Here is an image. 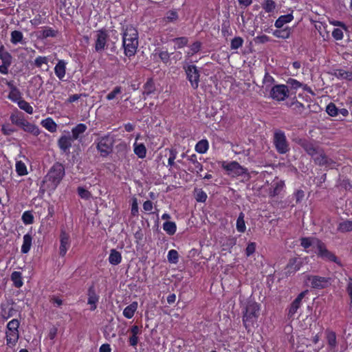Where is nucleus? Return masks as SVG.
Listing matches in <instances>:
<instances>
[{"label": "nucleus", "instance_id": "nucleus-1", "mask_svg": "<svg viewBox=\"0 0 352 352\" xmlns=\"http://www.w3.org/2000/svg\"><path fill=\"white\" fill-rule=\"evenodd\" d=\"M122 36L124 55L128 58L134 56L139 45L138 30L131 25H126Z\"/></svg>", "mask_w": 352, "mask_h": 352}, {"label": "nucleus", "instance_id": "nucleus-2", "mask_svg": "<svg viewBox=\"0 0 352 352\" xmlns=\"http://www.w3.org/2000/svg\"><path fill=\"white\" fill-rule=\"evenodd\" d=\"M65 175V168L64 165L60 162H56L48 170L43 182L47 184L49 188L55 190L60 184Z\"/></svg>", "mask_w": 352, "mask_h": 352}, {"label": "nucleus", "instance_id": "nucleus-3", "mask_svg": "<svg viewBox=\"0 0 352 352\" xmlns=\"http://www.w3.org/2000/svg\"><path fill=\"white\" fill-rule=\"evenodd\" d=\"M260 305L257 302H249L243 313L242 320L245 329L250 331V327H254L259 316Z\"/></svg>", "mask_w": 352, "mask_h": 352}, {"label": "nucleus", "instance_id": "nucleus-4", "mask_svg": "<svg viewBox=\"0 0 352 352\" xmlns=\"http://www.w3.org/2000/svg\"><path fill=\"white\" fill-rule=\"evenodd\" d=\"M20 321L18 319H12L9 321L6 329V345L10 348H13L17 344L20 335L19 328Z\"/></svg>", "mask_w": 352, "mask_h": 352}, {"label": "nucleus", "instance_id": "nucleus-5", "mask_svg": "<svg viewBox=\"0 0 352 352\" xmlns=\"http://www.w3.org/2000/svg\"><path fill=\"white\" fill-rule=\"evenodd\" d=\"M273 144L279 154H285L290 149L285 132L280 129L276 130L274 133Z\"/></svg>", "mask_w": 352, "mask_h": 352}, {"label": "nucleus", "instance_id": "nucleus-6", "mask_svg": "<svg viewBox=\"0 0 352 352\" xmlns=\"http://www.w3.org/2000/svg\"><path fill=\"white\" fill-rule=\"evenodd\" d=\"M113 140L109 135L98 139L96 148L102 157H107L113 150Z\"/></svg>", "mask_w": 352, "mask_h": 352}, {"label": "nucleus", "instance_id": "nucleus-7", "mask_svg": "<svg viewBox=\"0 0 352 352\" xmlns=\"http://www.w3.org/2000/svg\"><path fill=\"white\" fill-rule=\"evenodd\" d=\"M186 79L189 81L191 87L197 89L200 82V72L195 65H189L184 67Z\"/></svg>", "mask_w": 352, "mask_h": 352}, {"label": "nucleus", "instance_id": "nucleus-8", "mask_svg": "<svg viewBox=\"0 0 352 352\" xmlns=\"http://www.w3.org/2000/svg\"><path fill=\"white\" fill-rule=\"evenodd\" d=\"M289 91L286 85L279 84L272 86L270 89V96L277 102L284 101L289 97Z\"/></svg>", "mask_w": 352, "mask_h": 352}, {"label": "nucleus", "instance_id": "nucleus-9", "mask_svg": "<svg viewBox=\"0 0 352 352\" xmlns=\"http://www.w3.org/2000/svg\"><path fill=\"white\" fill-rule=\"evenodd\" d=\"M316 247L318 249V256L322 259L332 261L336 264L341 265L338 258L331 252H330L326 247L324 243L320 239H316Z\"/></svg>", "mask_w": 352, "mask_h": 352}, {"label": "nucleus", "instance_id": "nucleus-10", "mask_svg": "<svg viewBox=\"0 0 352 352\" xmlns=\"http://www.w3.org/2000/svg\"><path fill=\"white\" fill-rule=\"evenodd\" d=\"M307 280L310 283L312 288L322 289L327 288L331 285V278L324 277L316 275H308Z\"/></svg>", "mask_w": 352, "mask_h": 352}, {"label": "nucleus", "instance_id": "nucleus-11", "mask_svg": "<svg viewBox=\"0 0 352 352\" xmlns=\"http://www.w3.org/2000/svg\"><path fill=\"white\" fill-rule=\"evenodd\" d=\"M221 166L228 172V174H234L236 176L242 175L247 171L246 168H243L236 161H232L230 162L223 161Z\"/></svg>", "mask_w": 352, "mask_h": 352}, {"label": "nucleus", "instance_id": "nucleus-12", "mask_svg": "<svg viewBox=\"0 0 352 352\" xmlns=\"http://www.w3.org/2000/svg\"><path fill=\"white\" fill-rule=\"evenodd\" d=\"M96 32L94 48L96 52L100 53L107 47L109 34L107 30L104 28L100 29Z\"/></svg>", "mask_w": 352, "mask_h": 352}, {"label": "nucleus", "instance_id": "nucleus-13", "mask_svg": "<svg viewBox=\"0 0 352 352\" xmlns=\"http://www.w3.org/2000/svg\"><path fill=\"white\" fill-rule=\"evenodd\" d=\"M306 292H300L297 297L292 302L287 308V318L289 319L294 318L298 309L302 305V299L305 298Z\"/></svg>", "mask_w": 352, "mask_h": 352}, {"label": "nucleus", "instance_id": "nucleus-14", "mask_svg": "<svg viewBox=\"0 0 352 352\" xmlns=\"http://www.w3.org/2000/svg\"><path fill=\"white\" fill-rule=\"evenodd\" d=\"M314 162L316 164L322 166H325L328 168H334L337 163L332 159L329 158L324 152L321 151V153L316 157H314Z\"/></svg>", "mask_w": 352, "mask_h": 352}, {"label": "nucleus", "instance_id": "nucleus-15", "mask_svg": "<svg viewBox=\"0 0 352 352\" xmlns=\"http://www.w3.org/2000/svg\"><path fill=\"white\" fill-rule=\"evenodd\" d=\"M70 247V236L65 230H62L60 234L59 255L64 257Z\"/></svg>", "mask_w": 352, "mask_h": 352}, {"label": "nucleus", "instance_id": "nucleus-16", "mask_svg": "<svg viewBox=\"0 0 352 352\" xmlns=\"http://www.w3.org/2000/svg\"><path fill=\"white\" fill-rule=\"evenodd\" d=\"M87 303L90 305V310L94 311L97 308V304L99 301L100 296L96 294L94 285L89 287L87 289Z\"/></svg>", "mask_w": 352, "mask_h": 352}, {"label": "nucleus", "instance_id": "nucleus-17", "mask_svg": "<svg viewBox=\"0 0 352 352\" xmlns=\"http://www.w3.org/2000/svg\"><path fill=\"white\" fill-rule=\"evenodd\" d=\"M302 266V262L296 257L292 258L289 260L288 263L285 267V274L287 276H291L294 274L298 271Z\"/></svg>", "mask_w": 352, "mask_h": 352}, {"label": "nucleus", "instance_id": "nucleus-18", "mask_svg": "<svg viewBox=\"0 0 352 352\" xmlns=\"http://www.w3.org/2000/svg\"><path fill=\"white\" fill-rule=\"evenodd\" d=\"M73 138L70 135H61L58 140V146L60 150L63 153H69L72 147Z\"/></svg>", "mask_w": 352, "mask_h": 352}, {"label": "nucleus", "instance_id": "nucleus-19", "mask_svg": "<svg viewBox=\"0 0 352 352\" xmlns=\"http://www.w3.org/2000/svg\"><path fill=\"white\" fill-rule=\"evenodd\" d=\"M285 186V182L283 180L274 182L269 188V196L270 197L278 196L283 190Z\"/></svg>", "mask_w": 352, "mask_h": 352}, {"label": "nucleus", "instance_id": "nucleus-20", "mask_svg": "<svg viewBox=\"0 0 352 352\" xmlns=\"http://www.w3.org/2000/svg\"><path fill=\"white\" fill-rule=\"evenodd\" d=\"M66 62L64 60H59L54 67V73L60 80H64L66 74Z\"/></svg>", "mask_w": 352, "mask_h": 352}, {"label": "nucleus", "instance_id": "nucleus-21", "mask_svg": "<svg viewBox=\"0 0 352 352\" xmlns=\"http://www.w3.org/2000/svg\"><path fill=\"white\" fill-rule=\"evenodd\" d=\"M0 316L3 319V320H8L9 318L12 317L15 313L16 310L13 307H9L8 305L1 304L0 306Z\"/></svg>", "mask_w": 352, "mask_h": 352}, {"label": "nucleus", "instance_id": "nucleus-22", "mask_svg": "<svg viewBox=\"0 0 352 352\" xmlns=\"http://www.w3.org/2000/svg\"><path fill=\"white\" fill-rule=\"evenodd\" d=\"M188 160L192 164V166L188 168L191 173H199L203 170V165L197 161L196 154H192L188 157Z\"/></svg>", "mask_w": 352, "mask_h": 352}, {"label": "nucleus", "instance_id": "nucleus-23", "mask_svg": "<svg viewBox=\"0 0 352 352\" xmlns=\"http://www.w3.org/2000/svg\"><path fill=\"white\" fill-rule=\"evenodd\" d=\"M156 90L155 84L153 78H149L147 79L146 82L143 85V92L142 94L144 96H150L152 94H154Z\"/></svg>", "mask_w": 352, "mask_h": 352}, {"label": "nucleus", "instance_id": "nucleus-24", "mask_svg": "<svg viewBox=\"0 0 352 352\" xmlns=\"http://www.w3.org/2000/svg\"><path fill=\"white\" fill-rule=\"evenodd\" d=\"M326 339L330 350H334L337 346L336 333L333 331L327 329L325 331Z\"/></svg>", "mask_w": 352, "mask_h": 352}, {"label": "nucleus", "instance_id": "nucleus-25", "mask_svg": "<svg viewBox=\"0 0 352 352\" xmlns=\"http://www.w3.org/2000/svg\"><path fill=\"white\" fill-rule=\"evenodd\" d=\"M21 129L24 131L29 133L34 136H38L41 133L38 126L28 122V120L25 121Z\"/></svg>", "mask_w": 352, "mask_h": 352}, {"label": "nucleus", "instance_id": "nucleus-26", "mask_svg": "<svg viewBox=\"0 0 352 352\" xmlns=\"http://www.w3.org/2000/svg\"><path fill=\"white\" fill-rule=\"evenodd\" d=\"M333 75L340 80L352 81V72L346 71L342 69H337L333 72Z\"/></svg>", "mask_w": 352, "mask_h": 352}, {"label": "nucleus", "instance_id": "nucleus-27", "mask_svg": "<svg viewBox=\"0 0 352 352\" xmlns=\"http://www.w3.org/2000/svg\"><path fill=\"white\" fill-rule=\"evenodd\" d=\"M138 303L136 301L132 302L129 305L126 306L123 310V316L127 318L131 319L133 317L135 311H137Z\"/></svg>", "mask_w": 352, "mask_h": 352}, {"label": "nucleus", "instance_id": "nucleus-28", "mask_svg": "<svg viewBox=\"0 0 352 352\" xmlns=\"http://www.w3.org/2000/svg\"><path fill=\"white\" fill-rule=\"evenodd\" d=\"M87 129V126L85 124H78L72 129L71 137L73 138L74 140H76L79 138L81 134L84 133L86 131Z\"/></svg>", "mask_w": 352, "mask_h": 352}, {"label": "nucleus", "instance_id": "nucleus-29", "mask_svg": "<svg viewBox=\"0 0 352 352\" xmlns=\"http://www.w3.org/2000/svg\"><path fill=\"white\" fill-rule=\"evenodd\" d=\"M41 125L50 133H54L57 130V124L52 118H47L41 120Z\"/></svg>", "mask_w": 352, "mask_h": 352}, {"label": "nucleus", "instance_id": "nucleus-30", "mask_svg": "<svg viewBox=\"0 0 352 352\" xmlns=\"http://www.w3.org/2000/svg\"><path fill=\"white\" fill-rule=\"evenodd\" d=\"M32 242V236L30 234L28 233L23 236V244L21 245V252L23 254H27L30 252Z\"/></svg>", "mask_w": 352, "mask_h": 352}, {"label": "nucleus", "instance_id": "nucleus-31", "mask_svg": "<svg viewBox=\"0 0 352 352\" xmlns=\"http://www.w3.org/2000/svg\"><path fill=\"white\" fill-rule=\"evenodd\" d=\"M293 19L292 14L281 15L276 20L274 25L277 28H281L285 24L291 22Z\"/></svg>", "mask_w": 352, "mask_h": 352}, {"label": "nucleus", "instance_id": "nucleus-32", "mask_svg": "<svg viewBox=\"0 0 352 352\" xmlns=\"http://www.w3.org/2000/svg\"><path fill=\"white\" fill-rule=\"evenodd\" d=\"M133 151L139 158L143 159L146 157V148L143 143L135 142L133 144Z\"/></svg>", "mask_w": 352, "mask_h": 352}, {"label": "nucleus", "instance_id": "nucleus-33", "mask_svg": "<svg viewBox=\"0 0 352 352\" xmlns=\"http://www.w3.org/2000/svg\"><path fill=\"white\" fill-rule=\"evenodd\" d=\"M122 261L121 253L115 249H112L110 251L109 256V262L113 265H117Z\"/></svg>", "mask_w": 352, "mask_h": 352}, {"label": "nucleus", "instance_id": "nucleus-34", "mask_svg": "<svg viewBox=\"0 0 352 352\" xmlns=\"http://www.w3.org/2000/svg\"><path fill=\"white\" fill-rule=\"evenodd\" d=\"M23 38V34L21 31L14 30L12 31L10 33V42L13 45H17L19 43H25Z\"/></svg>", "mask_w": 352, "mask_h": 352}, {"label": "nucleus", "instance_id": "nucleus-35", "mask_svg": "<svg viewBox=\"0 0 352 352\" xmlns=\"http://www.w3.org/2000/svg\"><path fill=\"white\" fill-rule=\"evenodd\" d=\"M287 83L291 87L292 89L297 90L300 87H303V89L309 92L312 93L311 88L308 87L307 85H303V84L296 79L294 78H289L287 80Z\"/></svg>", "mask_w": 352, "mask_h": 352}, {"label": "nucleus", "instance_id": "nucleus-36", "mask_svg": "<svg viewBox=\"0 0 352 352\" xmlns=\"http://www.w3.org/2000/svg\"><path fill=\"white\" fill-rule=\"evenodd\" d=\"M10 121L13 124L21 128L24 123L27 120L23 113H19L18 114H12L10 117Z\"/></svg>", "mask_w": 352, "mask_h": 352}, {"label": "nucleus", "instance_id": "nucleus-37", "mask_svg": "<svg viewBox=\"0 0 352 352\" xmlns=\"http://www.w3.org/2000/svg\"><path fill=\"white\" fill-rule=\"evenodd\" d=\"M10 121L13 124L21 128L24 123L27 120L23 113H19L18 114H12L10 117Z\"/></svg>", "mask_w": 352, "mask_h": 352}, {"label": "nucleus", "instance_id": "nucleus-38", "mask_svg": "<svg viewBox=\"0 0 352 352\" xmlns=\"http://www.w3.org/2000/svg\"><path fill=\"white\" fill-rule=\"evenodd\" d=\"M209 148V142L206 139L199 140L195 145V149L196 152L204 154Z\"/></svg>", "mask_w": 352, "mask_h": 352}, {"label": "nucleus", "instance_id": "nucleus-39", "mask_svg": "<svg viewBox=\"0 0 352 352\" xmlns=\"http://www.w3.org/2000/svg\"><path fill=\"white\" fill-rule=\"evenodd\" d=\"M0 59L1 60L2 63L8 65L12 64V55L5 50V47L3 45L0 46Z\"/></svg>", "mask_w": 352, "mask_h": 352}, {"label": "nucleus", "instance_id": "nucleus-40", "mask_svg": "<svg viewBox=\"0 0 352 352\" xmlns=\"http://www.w3.org/2000/svg\"><path fill=\"white\" fill-rule=\"evenodd\" d=\"M172 41L175 43V50L182 49L188 43V38L186 36L177 37L173 38Z\"/></svg>", "mask_w": 352, "mask_h": 352}, {"label": "nucleus", "instance_id": "nucleus-41", "mask_svg": "<svg viewBox=\"0 0 352 352\" xmlns=\"http://www.w3.org/2000/svg\"><path fill=\"white\" fill-rule=\"evenodd\" d=\"M163 229L168 235H173L177 231V225L174 221H165Z\"/></svg>", "mask_w": 352, "mask_h": 352}, {"label": "nucleus", "instance_id": "nucleus-42", "mask_svg": "<svg viewBox=\"0 0 352 352\" xmlns=\"http://www.w3.org/2000/svg\"><path fill=\"white\" fill-rule=\"evenodd\" d=\"M11 280H12L14 285L17 288H20L23 285L21 272H13L11 274Z\"/></svg>", "mask_w": 352, "mask_h": 352}, {"label": "nucleus", "instance_id": "nucleus-43", "mask_svg": "<svg viewBox=\"0 0 352 352\" xmlns=\"http://www.w3.org/2000/svg\"><path fill=\"white\" fill-rule=\"evenodd\" d=\"M303 148L311 157H314L316 154L319 155L321 153L318 151V148L314 144L310 142L305 143L303 145Z\"/></svg>", "mask_w": 352, "mask_h": 352}, {"label": "nucleus", "instance_id": "nucleus-44", "mask_svg": "<svg viewBox=\"0 0 352 352\" xmlns=\"http://www.w3.org/2000/svg\"><path fill=\"white\" fill-rule=\"evenodd\" d=\"M338 230L340 232H352V221L346 220L340 222L338 226Z\"/></svg>", "mask_w": 352, "mask_h": 352}, {"label": "nucleus", "instance_id": "nucleus-45", "mask_svg": "<svg viewBox=\"0 0 352 352\" xmlns=\"http://www.w3.org/2000/svg\"><path fill=\"white\" fill-rule=\"evenodd\" d=\"M8 98L13 102L17 103L22 98V93L19 90V89H14L12 91H10L8 95Z\"/></svg>", "mask_w": 352, "mask_h": 352}, {"label": "nucleus", "instance_id": "nucleus-46", "mask_svg": "<svg viewBox=\"0 0 352 352\" xmlns=\"http://www.w3.org/2000/svg\"><path fill=\"white\" fill-rule=\"evenodd\" d=\"M236 227L238 232L241 233L245 232L246 226L244 221V214L243 212H241L237 218Z\"/></svg>", "mask_w": 352, "mask_h": 352}, {"label": "nucleus", "instance_id": "nucleus-47", "mask_svg": "<svg viewBox=\"0 0 352 352\" xmlns=\"http://www.w3.org/2000/svg\"><path fill=\"white\" fill-rule=\"evenodd\" d=\"M261 7L266 12H272L276 8V3L274 0H265L261 3Z\"/></svg>", "mask_w": 352, "mask_h": 352}, {"label": "nucleus", "instance_id": "nucleus-48", "mask_svg": "<svg viewBox=\"0 0 352 352\" xmlns=\"http://www.w3.org/2000/svg\"><path fill=\"white\" fill-rule=\"evenodd\" d=\"M19 107L28 113V114H32L34 112L33 107L30 104L29 102L23 99H21L16 103Z\"/></svg>", "mask_w": 352, "mask_h": 352}, {"label": "nucleus", "instance_id": "nucleus-49", "mask_svg": "<svg viewBox=\"0 0 352 352\" xmlns=\"http://www.w3.org/2000/svg\"><path fill=\"white\" fill-rule=\"evenodd\" d=\"M16 172L19 176H24L28 174L27 167L24 162L18 161L15 164Z\"/></svg>", "mask_w": 352, "mask_h": 352}, {"label": "nucleus", "instance_id": "nucleus-50", "mask_svg": "<svg viewBox=\"0 0 352 352\" xmlns=\"http://www.w3.org/2000/svg\"><path fill=\"white\" fill-rule=\"evenodd\" d=\"M316 239H318L317 238H313V237H302L300 241V245L305 249L307 250L309 248H310L312 244L316 243Z\"/></svg>", "mask_w": 352, "mask_h": 352}, {"label": "nucleus", "instance_id": "nucleus-51", "mask_svg": "<svg viewBox=\"0 0 352 352\" xmlns=\"http://www.w3.org/2000/svg\"><path fill=\"white\" fill-rule=\"evenodd\" d=\"M21 219L25 225H30L34 223V215L30 210L25 211L21 217Z\"/></svg>", "mask_w": 352, "mask_h": 352}, {"label": "nucleus", "instance_id": "nucleus-52", "mask_svg": "<svg viewBox=\"0 0 352 352\" xmlns=\"http://www.w3.org/2000/svg\"><path fill=\"white\" fill-rule=\"evenodd\" d=\"M244 40L241 36H235L231 40L230 49L236 50L243 45Z\"/></svg>", "mask_w": 352, "mask_h": 352}, {"label": "nucleus", "instance_id": "nucleus-53", "mask_svg": "<svg viewBox=\"0 0 352 352\" xmlns=\"http://www.w3.org/2000/svg\"><path fill=\"white\" fill-rule=\"evenodd\" d=\"M42 37L43 38H47L49 37H56L58 34V31L56 30H54L51 27H45V29L42 31Z\"/></svg>", "mask_w": 352, "mask_h": 352}, {"label": "nucleus", "instance_id": "nucleus-54", "mask_svg": "<svg viewBox=\"0 0 352 352\" xmlns=\"http://www.w3.org/2000/svg\"><path fill=\"white\" fill-rule=\"evenodd\" d=\"M168 261L170 263L176 264L179 261V254L175 250H170L167 255Z\"/></svg>", "mask_w": 352, "mask_h": 352}, {"label": "nucleus", "instance_id": "nucleus-55", "mask_svg": "<svg viewBox=\"0 0 352 352\" xmlns=\"http://www.w3.org/2000/svg\"><path fill=\"white\" fill-rule=\"evenodd\" d=\"M122 92V88L121 86H116L111 91H110L107 96L106 99L109 101L116 98V97Z\"/></svg>", "mask_w": 352, "mask_h": 352}, {"label": "nucleus", "instance_id": "nucleus-56", "mask_svg": "<svg viewBox=\"0 0 352 352\" xmlns=\"http://www.w3.org/2000/svg\"><path fill=\"white\" fill-rule=\"evenodd\" d=\"M201 49V43L200 41H195L190 46V52H188L189 56H193L198 53Z\"/></svg>", "mask_w": 352, "mask_h": 352}, {"label": "nucleus", "instance_id": "nucleus-57", "mask_svg": "<svg viewBox=\"0 0 352 352\" xmlns=\"http://www.w3.org/2000/svg\"><path fill=\"white\" fill-rule=\"evenodd\" d=\"M291 34L290 29L277 30L274 32V35L278 38H288Z\"/></svg>", "mask_w": 352, "mask_h": 352}, {"label": "nucleus", "instance_id": "nucleus-58", "mask_svg": "<svg viewBox=\"0 0 352 352\" xmlns=\"http://www.w3.org/2000/svg\"><path fill=\"white\" fill-rule=\"evenodd\" d=\"M275 82L274 78L271 76L268 72H265V76L263 79V83L265 85L266 89H269L272 87V85Z\"/></svg>", "mask_w": 352, "mask_h": 352}, {"label": "nucleus", "instance_id": "nucleus-59", "mask_svg": "<svg viewBox=\"0 0 352 352\" xmlns=\"http://www.w3.org/2000/svg\"><path fill=\"white\" fill-rule=\"evenodd\" d=\"M326 112L331 117H335L338 115V109L333 102H330L326 108Z\"/></svg>", "mask_w": 352, "mask_h": 352}, {"label": "nucleus", "instance_id": "nucleus-60", "mask_svg": "<svg viewBox=\"0 0 352 352\" xmlns=\"http://www.w3.org/2000/svg\"><path fill=\"white\" fill-rule=\"evenodd\" d=\"M49 62L47 56H38L34 60V65L37 68H41L43 64L47 65Z\"/></svg>", "mask_w": 352, "mask_h": 352}, {"label": "nucleus", "instance_id": "nucleus-61", "mask_svg": "<svg viewBox=\"0 0 352 352\" xmlns=\"http://www.w3.org/2000/svg\"><path fill=\"white\" fill-rule=\"evenodd\" d=\"M346 291L349 296V310L352 312V278L349 277L346 287Z\"/></svg>", "mask_w": 352, "mask_h": 352}, {"label": "nucleus", "instance_id": "nucleus-62", "mask_svg": "<svg viewBox=\"0 0 352 352\" xmlns=\"http://www.w3.org/2000/svg\"><path fill=\"white\" fill-rule=\"evenodd\" d=\"M159 58L164 63L167 64L170 60V54L167 50H160L158 53Z\"/></svg>", "mask_w": 352, "mask_h": 352}, {"label": "nucleus", "instance_id": "nucleus-63", "mask_svg": "<svg viewBox=\"0 0 352 352\" xmlns=\"http://www.w3.org/2000/svg\"><path fill=\"white\" fill-rule=\"evenodd\" d=\"M77 192L82 199H88L91 197L90 192L83 187L79 186L77 189Z\"/></svg>", "mask_w": 352, "mask_h": 352}, {"label": "nucleus", "instance_id": "nucleus-64", "mask_svg": "<svg viewBox=\"0 0 352 352\" xmlns=\"http://www.w3.org/2000/svg\"><path fill=\"white\" fill-rule=\"evenodd\" d=\"M256 247V245L255 242H250L245 250V255L247 256H250L252 255L255 252Z\"/></svg>", "mask_w": 352, "mask_h": 352}]
</instances>
